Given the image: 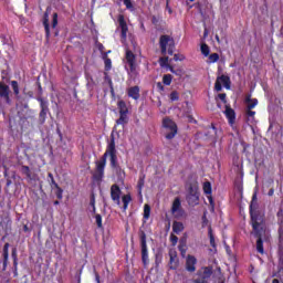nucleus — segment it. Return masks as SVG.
<instances>
[{"label":"nucleus","instance_id":"bf43d9fd","mask_svg":"<svg viewBox=\"0 0 283 283\" xmlns=\"http://www.w3.org/2000/svg\"><path fill=\"white\" fill-rule=\"evenodd\" d=\"M214 39H216L217 43H220V35L219 34H216Z\"/></svg>","mask_w":283,"mask_h":283},{"label":"nucleus","instance_id":"49530a36","mask_svg":"<svg viewBox=\"0 0 283 283\" xmlns=\"http://www.w3.org/2000/svg\"><path fill=\"white\" fill-rule=\"evenodd\" d=\"M247 115L250 116V118H253V116H255V112L248 108Z\"/></svg>","mask_w":283,"mask_h":283},{"label":"nucleus","instance_id":"338daca9","mask_svg":"<svg viewBox=\"0 0 283 283\" xmlns=\"http://www.w3.org/2000/svg\"><path fill=\"white\" fill-rule=\"evenodd\" d=\"M208 198H209L210 203L212 205L213 203V199L211 197H208Z\"/></svg>","mask_w":283,"mask_h":283},{"label":"nucleus","instance_id":"3c124183","mask_svg":"<svg viewBox=\"0 0 283 283\" xmlns=\"http://www.w3.org/2000/svg\"><path fill=\"white\" fill-rule=\"evenodd\" d=\"M8 249H10V243H6L3 247V253H8Z\"/></svg>","mask_w":283,"mask_h":283},{"label":"nucleus","instance_id":"0e129e2a","mask_svg":"<svg viewBox=\"0 0 283 283\" xmlns=\"http://www.w3.org/2000/svg\"><path fill=\"white\" fill-rule=\"evenodd\" d=\"M272 283H280V280L274 279V280L272 281Z\"/></svg>","mask_w":283,"mask_h":283},{"label":"nucleus","instance_id":"2eb2a0df","mask_svg":"<svg viewBox=\"0 0 283 283\" xmlns=\"http://www.w3.org/2000/svg\"><path fill=\"white\" fill-rule=\"evenodd\" d=\"M201 273V277L202 280H195V283H205V280H207V277H211V274L213 273V271L211 270V268H203Z\"/></svg>","mask_w":283,"mask_h":283},{"label":"nucleus","instance_id":"4468645a","mask_svg":"<svg viewBox=\"0 0 283 283\" xmlns=\"http://www.w3.org/2000/svg\"><path fill=\"white\" fill-rule=\"evenodd\" d=\"M127 93L130 98H134V101H138V98H140V87L138 86L129 87Z\"/></svg>","mask_w":283,"mask_h":283},{"label":"nucleus","instance_id":"79ce46f5","mask_svg":"<svg viewBox=\"0 0 283 283\" xmlns=\"http://www.w3.org/2000/svg\"><path fill=\"white\" fill-rule=\"evenodd\" d=\"M151 23L153 25H158V23H160V18L153 15L151 17Z\"/></svg>","mask_w":283,"mask_h":283},{"label":"nucleus","instance_id":"9b49d317","mask_svg":"<svg viewBox=\"0 0 283 283\" xmlns=\"http://www.w3.org/2000/svg\"><path fill=\"white\" fill-rule=\"evenodd\" d=\"M111 198L115 205H120V187L118 185L111 187Z\"/></svg>","mask_w":283,"mask_h":283},{"label":"nucleus","instance_id":"4be33fe9","mask_svg":"<svg viewBox=\"0 0 283 283\" xmlns=\"http://www.w3.org/2000/svg\"><path fill=\"white\" fill-rule=\"evenodd\" d=\"M245 103L248 105V109H253L255 105H258L256 98L247 97Z\"/></svg>","mask_w":283,"mask_h":283},{"label":"nucleus","instance_id":"5fc2aeb1","mask_svg":"<svg viewBox=\"0 0 283 283\" xmlns=\"http://www.w3.org/2000/svg\"><path fill=\"white\" fill-rule=\"evenodd\" d=\"M12 258H13V260H17V249L12 250Z\"/></svg>","mask_w":283,"mask_h":283},{"label":"nucleus","instance_id":"864d4df0","mask_svg":"<svg viewBox=\"0 0 283 283\" xmlns=\"http://www.w3.org/2000/svg\"><path fill=\"white\" fill-rule=\"evenodd\" d=\"M202 221H203L202 227H207V223L209 222V221L207 220V216H203V217H202Z\"/></svg>","mask_w":283,"mask_h":283},{"label":"nucleus","instance_id":"0eeeda50","mask_svg":"<svg viewBox=\"0 0 283 283\" xmlns=\"http://www.w3.org/2000/svg\"><path fill=\"white\" fill-rule=\"evenodd\" d=\"M171 213L175 218H181L185 216V211L182 210V205L180 203V198H176L172 202Z\"/></svg>","mask_w":283,"mask_h":283},{"label":"nucleus","instance_id":"20e7f679","mask_svg":"<svg viewBox=\"0 0 283 283\" xmlns=\"http://www.w3.org/2000/svg\"><path fill=\"white\" fill-rule=\"evenodd\" d=\"M163 126L165 127V129H167V134H166V138L167 140H171L172 138L176 137V135L178 134V126L176 125V123L169 118H164L163 120Z\"/></svg>","mask_w":283,"mask_h":283},{"label":"nucleus","instance_id":"58836bf2","mask_svg":"<svg viewBox=\"0 0 283 283\" xmlns=\"http://www.w3.org/2000/svg\"><path fill=\"white\" fill-rule=\"evenodd\" d=\"M198 193V188L190 186L188 196H195Z\"/></svg>","mask_w":283,"mask_h":283},{"label":"nucleus","instance_id":"c03bdc74","mask_svg":"<svg viewBox=\"0 0 283 283\" xmlns=\"http://www.w3.org/2000/svg\"><path fill=\"white\" fill-rule=\"evenodd\" d=\"M91 206L93 207V213H96V200L94 198L91 199Z\"/></svg>","mask_w":283,"mask_h":283},{"label":"nucleus","instance_id":"f8f14e48","mask_svg":"<svg viewBox=\"0 0 283 283\" xmlns=\"http://www.w3.org/2000/svg\"><path fill=\"white\" fill-rule=\"evenodd\" d=\"M118 24L122 30V39H127V32H129V28L127 27V22L125 21V15H118Z\"/></svg>","mask_w":283,"mask_h":283},{"label":"nucleus","instance_id":"e433bc0d","mask_svg":"<svg viewBox=\"0 0 283 283\" xmlns=\"http://www.w3.org/2000/svg\"><path fill=\"white\" fill-rule=\"evenodd\" d=\"M55 196L59 200H61L63 198V189H61V187L55 188Z\"/></svg>","mask_w":283,"mask_h":283},{"label":"nucleus","instance_id":"f704fd0d","mask_svg":"<svg viewBox=\"0 0 283 283\" xmlns=\"http://www.w3.org/2000/svg\"><path fill=\"white\" fill-rule=\"evenodd\" d=\"M11 87H12L14 94L18 95L19 94V83L17 81H12Z\"/></svg>","mask_w":283,"mask_h":283},{"label":"nucleus","instance_id":"4d7b16f0","mask_svg":"<svg viewBox=\"0 0 283 283\" xmlns=\"http://www.w3.org/2000/svg\"><path fill=\"white\" fill-rule=\"evenodd\" d=\"M167 61H168L167 57H166V59H160V64H161V65H165V63H167Z\"/></svg>","mask_w":283,"mask_h":283},{"label":"nucleus","instance_id":"6ab92c4d","mask_svg":"<svg viewBox=\"0 0 283 283\" xmlns=\"http://www.w3.org/2000/svg\"><path fill=\"white\" fill-rule=\"evenodd\" d=\"M102 57L104 61L106 72H109V70H112V59H109V56H107V53H103Z\"/></svg>","mask_w":283,"mask_h":283},{"label":"nucleus","instance_id":"37998d69","mask_svg":"<svg viewBox=\"0 0 283 283\" xmlns=\"http://www.w3.org/2000/svg\"><path fill=\"white\" fill-rule=\"evenodd\" d=\"M170 241L172 242V245L176 247V244H178V237H176L175 234H171Z\"/></svg>","mask_w":283,"mask_h":283},{"label":"nucleus","instance_id":"cd10ccee","mask_svg":"<svg viewBox=\"0 0 283 283\" xmlns=\"http://www.w3.org/2000/svg\"><path fill=\"white\" fill-rule=\"evenodd\" d=\"M208 235L210 238L211 247H213V249H216V238L213 237V230L211 229V227H209Z\"/></svg>","mask_w":283,"mask_h":283},{"label":"nucleus","instance_id":"69168bd1","mask_svg":"<svg viewBox=\"0 0 283 283\" xmlns=\"http://www.w3.org/2000/svg\"><path fill=\"white\" fill-rule=\"evenodd\" d=\"M96 281L101 282V276H98V274H96Z\"/></svg>","mask_w":283,"mask_h":283},{"label":"nucleus","instance_id":"a878e982","mask_svg":"<svg viewBox=\"0 0 283 283\" xmlns=\"http://www.w3.org/2000/svg\"><path fill=\"white\" fill-rule=\"evenodd\" d=\"M203 193H206V196H211V182H203Z\"/></svg>","mask_w":283,"mask_h":283},{"label":"nucleus","instance_id":"2f4dec72","mask_svg":"<svg viewBox=\"0 0 283 283\" xmlns=\"http://www.w3.org/2000/svg\"><path fill=\"white\" fill-rule=\"evenodd\" d=\"M95 222H96L98 229L103 228V217H101V214L95 216Z\"/></svg>","mask_w":283,"mask_h":283},{"label":"nucleus","instance_id":"9d476101","mask_svg":"<svg viewBox=\"0 0 283 283\" xmlns=\"http://www.w3.org/2000/svg\"><path fill=\"white\" fill-rule=\"evenodd\" d=\"M196 264H198V259L189 254L186 259V271H188L189 273H195Z\"/></svg>","mask_w":283,"mask_h":283},{"label":"nucleus","instance_id":"f3484780","mask_svg":"<svg viewBox=\"0 0 283 283\" xmlns=\"http://www.w3.org/2000/svg\"><path fill=\"white\" fill-rule=\"evenodd\" d=\"M224 114L229 119L230 125H233V123H235V112L233 111V108L227 107Z\"/></svg>","mask_w":283,"mask_h":283},{"label":"nucleus","instance_id":"bb28decb","mask_svg":"<svg viewBox=\"0 0 283 283\" xmlns=\"http://www.w3.org/2000/svg\"><path fill=\"white\" fill-rule=\"evenodd\" d=\"M150 213H151V207H149V205L146 203L144 206V219L149 220Z\"/></svg>","mask_w":283,"mask_h":283},{"label":"nucleus","instance_id":"09e8293b","mask_svg":"<svg viewBox=\"0 0 283 283\" xmlns=\"http://www.w3.org/2000/svg\"><path fill=\"white\" fill-rule=\"evenodd\" d=\"M157 87L160 90V92H165V86H163V83L158 82Z\"/></svg>","mask_w":283,"mask_h":283},{"label":"nucleus","instance_id":"aec40b11","mask_svg":"<svg viewBox=\"0 0 283 283\" xmlns=\"http://www.w3.org/2000/svg\"><path fill=\"white\" fill-rule=\"evenodd\" d=\"M200 200V195H188L187 196V201L189 205H198V201Z\"/></svg>","mask_w":283,"mask_h":283},{"label":"nucleus","instance_id":"774afa93","mask_svg":"<svg viewBox=\"0 0 283 283\" xmlns=\"http://www.w3.org/2000/svg\"><path fill=\"white\" fill-rule=\"evenodd\" d=\"M13 264H14V266H17V260H13Z\"/></svg>","mask_w":283,"mask_h":283},{"label":"nucleus","instance_id":"ddd939ff","mask_svg":"<svg viewBox=\"0 0 283 283\" xmlns=\"http://www.w3.org/2000/svg\"><path fill=\"white\" fill-rule=\"evenodd\" d=\"M139 238L142 247V256H149L147 253V234H145V231L139 232Z\"/></svg>","mask_w":283,"mask_h":283},{"label":"nucleus","instance_id":"5701e85b","mask_svg":"<svg viewBox=\"0 0 283 283\" xmlns=\"http://www.w3.org/2000/svg\"><path fill=\"white\" fill-rule=\"evenodd\" d=\"M117 125H127V113H119V118L116 120Z\"/></svg>","mask_w":283,"mask_h":283},{"label":"nucleus","instance_id":"ea45409f","mask_svg":"<svg viewBox=\"0 0 283 283\" xmlns=\"http://www.w3.org/2000/svg\"><path fill=\"white\" fill-rule=\"evenodd\" d=\"M22 174H24V176H27L28 178H30V167H28V166H22Z\"/></svg>","mask_w":283,"mask_h":283},{"label":"nucleus","instance_id":"412c9836","mask_svg":"<svg viewBox=\"0 0 283 283\" xmlns=\"http://www.w3.org/2000/svg\"><path fill=\"white\" fill-rule=\"evenodd\" d=\"M117 107L119 109V114H127L129 111L127 109V104L125 103V101H119L117 103Z\"/></svg>","mask_w":283,"mask_h":283},{"label":"nucleus","instance_id":"a211bd4d","mask_svg":"<svg viewBox=\"0 0 283 283\" xmlns=\"http://www.w3.org/2000/svg\"><path fill=\"white\" fill-rule=\"evenodd\" d=\"M172 231L174 233H182V231H185V226L182 224V222H178V221H175L172 223Z\"/></svg>","mask_w":283,"mask_h":283},{"label":"nucleus","instance_id":"72a5a7b5","mask_svg":"<svg viewBox=\"0 0 283 283\" xmlns=\"http://www.w3.org/2000/svg\"><path fill=\"white\" fill-rule=\"evenodd\" d=\"M105 81H107L109 88H111V94L114 96V84L112 83V78L105 74Z\"/></svg>","mask_w":283,"mask_h":283},{"label":"nucleus","instance_id":"c85d7f7f","mask_svg":"<svg viewBox=\"0 0 283 283\" xmlns=\"http://www.w3.org/2000/svg\"><path fill=\"white\" fill-rule=\"evenodd\" d=\"M171 81H174V76L171 74H166L163 77L164 85H171Z\"/></svg>","mask_w":283,"mask_h":283},{"label":"nucleus","instance_id":"603ef678","mask_svg":"<svg viewBox=\"0 0 283 283\" xmlns=\"http://www.w3.org/2000/svg\"><path fill=\"white\" fill-rule=\"evenodd\" d=\"M219 98H220V101H227V94H224V93L219 94Z\"/></svg>","mask_w":283,"mask_h":283},{"label":"nucleus","instance_id":"6e6552de","mask_svg":"<svg viewBox=\"0 0 283 283\" xmlns=\"http://www.w3.org/2000/svg\"><path fill=\"white\" fill-rule=\"evenodd\" d=\"M50 7L46 8L44 14H43V20H42V23L44 25V32H45V39L46 41H50V36H51V33H50Z\"/></svg>","mask_w":283,"mask_h":283},{"label":"nucleus","instance_id":"c9c22d12","mask_svg":"<svg viewBox=\"0 0 283 283\" xmlns=\"http://www.w3.org/2000/svg\"><path fill=\"white\" fill-rule=\"evenodd\" d=\"M124 6H126L127 10H134V3H132V0H123Z\"/></svg>","mask_w":283,"mask_h":283},{"label":"nucleus","instance_id":"680f3d73","mask_svg":"<svg viewBox=\"0 0 283 283\" xmlns=\"http://www.w3.org/2000/svg\"><path fill=\"white\" fill-rule=\"evenodd\" d=\"M49 178L50 180H52V178H54V175H52V172H49Z\"/></svg>","mask_w":283,"mask_h":283},{"label":"nucleus","instance_id":"4c0bfd02","mask_svg":"<svg viewBox=\"0 0 283 283\" xmlns=\"http://www.w3.org/2000/svg\"><path fill=\"white\" fill-rule=\"evenodd\" d=\"M179 98L178 92L174 91L170 93V101H178Z\"/></svg>","mask_w":283,"mask_h":283},{"label":"nucleus","instance_id":"7c9ffc66","mask_svg":"<svg viewBox=\"0 0 283 283\" xmlns=\"http://www.w3.org/2000/svg\"><path fill=\"white\" fill-rule=\"evenodd\" d=\"M59 25V13L54 12L53 13V19H52V28H56Z\"/></svg>","mask_w":283,"mask_h":283},{"label":"nucleus","instance_id":"b1692460","mask_svg":"<svg viewBox=\"0 0 283 283\" xmlns=\"http://www.w3.org/2000/svg\"><path fill=\"white\" fill-rule=\"evenodd\" d=\"M122 202L124 205V210H126L127 207L129 206V202H132V196H129V195L123 196Z\"/></svg>","mask_w":283,"mask_h":283},{"label":"nucleus","instance_id":"39448f33","mask_svg":"<svg viewBox=\"0 0 283 283\" xmlns=\"http://www.w3.org/2000/svg\"><path fill=\"white\" fill-rule=\"evenodd\" d=\"M222 87H226V90H231V78L227 75H221L217 77V81L214 83V90L217 92H222Z\"/></svg>","mask_w":283,"mask_h":283},{"label":"nucleus","instance_id":"a19ab883","mask_svg":"<svg viewBox=\"0 0 283 283\" xmlns=\"http://www.w3.org/2000/svg\"><path fill=\"white\" fill-rule=\"evenodd\" d=\"M279 240L280 244H283V226L279 228Z\"/></svg>","mask_w":283,"mask_h":283},{"label":"nucleus","instance_id":"f03ea898","mask_svg":"<svg viewBox=\"0 0 283 283\" xmlns=\"http://www.w3.org/2000/svg\"><path fill=\"white\" fill-rule=\"evenodd\" d=\"M107 156L111 157V166L114 169H118V157L116 156V143L114 139L107 146V149L103 157L95 163L96 168L93 175L95 180H103V176L105 175V166L107 165Z\"/></svg>","mask_w":283,"mask_h":283},{"label":"nucleus","instance_id":"a18cd8bd","mask_svg":"<svg viewBox=\"0 0 283 283\" xmlns=\"http://www.w3.org/2000/svg\"><path fill=\"white\" fill-rule=\"evenodd\" d=\"M97 50L102 52V56H103V53L105 52V46L103 45V43H97Z\"/></svg>","mask_w":283,"mask_h":283},{"label":"nucleus","instance_id":"052dcab7","mask_svg":"<svg viewBox=\"0 0 283 283\" xmlns=\"http://www.w3.org/2000/svg\"><path fill=\"white\" fill-rule=\"evenodd\" d=\"M273 193H274V190L270 189L269 192H268V196H273Z\"/></svg>","mask_w":283,"mask_h":283},{"label":"nucleus","instance_id":"423d86ee","mask_svg":"<svg viewBox=\"0 0 283 283\" xmlns=\"http://www.w3.org/2000/svg\"><path fill=\"white\" fill-rule=\"evenodd\" d=\"M10 94H12V91H10V86H8L3 82H0V101L10 104Z\"/></svg>","mask_w":283,"mask_h":283},{"label":"nucleus","instance_id":"c756f323","mask_svg":"<svg viewBox=\"0 0 283 283\" xmlns=\"http://www.w3.org/2000/svg\"><path fill=\"white\" fill-rule=\"evenodd\" d=\"M211 50L209 49V45L207 43L201 44V53L203 56H209Z\"/></svg>","mask_w":283,"mask_h":283},{"label":"nucleus","instance_id":"f257e3e1","mask_svg":"<svg viewBox=\"0 0 283 283\" xmlns=\"http://www.w3.org/2000/svg\"><path fill=\"white\" fill-rule=\"evenodd\" d=\"M255 202V196L252 198V202L250 206L251 212V226L252 232L251 235L256 239L255 249L260 255H264V242H269L271 240V231L266 228V223L264 222V217L253 214V203Z\"/></svg>","mask_w":283,"mask_h":283},{"label":"nucleus","instance_id":"dca6fc26","mask_svg":"<svg viewBox=\"0 0 283 283\" xmlns=\"http://www.w3.org/2000/svg\"><path fill=\"white\" fill-rule=\"evenodd\" d=\"M41 103V112H40V118L42 119V123H45V116H48V102L40 99Z\"/></svg>","mask_w":283,"mask_h":283},{"label":"nucleus","instance_id":"393cba45","mask_svg":"<svg viewBox=\"0 0 283 283\" xmlns=\"http://www.w3.org/2000/svg\"><path fill=\"white\" fill-rule=\"evenodd\" d=\"M209 63H218L220 61V54L211 53L208 57Z\"/></svg>","mask_w":283,"mask_h":283},{"label":"nucleus","instance_id":"473e14b6","mask_svg":"<svg viewBox=\"0 0 283 283\" xmlns=\"http://www.w3.org/2000/svg\"><path fill=\"white\" fill-rule=\"evenodd\" d=\"M137 187H138V190H139V193H140V191H143V187H145V177H139V180L137 182Z\"/></svg>","mask_w":283,"mask_h":283},{"label":"nucleus","instance_id":"de8ad7c7","mask_svg":"<svg viewBox=\"0 0 283 283\" xmlns=\"http://www.w3.org/2000/svg\"><path fill=\"white\" fill-rule=\"evenodd\" d=\"M51 186L54 187V189L59 188V184H56L54 178L51 179Z\"/></svg>","mask_w":283,"mask_h":283},{"label":"nucleus","instance_id":"7ed1b4c3","mask_svg":"<svg viewBox=\"0 0 283 283\" xmlns=\"http://www.w3.org/2000/svg\"><path fill=\"white\" fill-rule=\"evenodd\" d=\"M167 45L168 54L171 56L174 54V49L176 48V45L174 44V39L169 35H160L159 48L161 50V54H167Z\"/></svg>","mask_w":283,"mask_h":283},{"label":"nucleus","instance_id":"6e6d98bb","mask_svg":"<svg viewBox=\"0 0 283 283\" xmlns=\"http://www.w3.org/2000/svg\"><path fill=\"white\" fill-rule=\"evenodd\" d=\"M4 264L8 262V252H3Z\"/></svg>","mask_w":283,"mask_h":283},{"label":"nucleus","instance_id":"13d9d810","mask_svg":"<svg viewBox=\"0 0 283 283\" xmlns=\"http://www.w3.org/2000/svg\"><path fill=\"white\" fill-rule=\"evenodd\" d=\"M174 59L175 61H182L184 57H179L178 54H175Z\"/></svg>","mask_w":283,"mask_h":283},{"label":"nucleus","instance_id":"e2e57ef3","mask_svg":"<svg viewBox=\"0 0 283 283\" xmlns=\"http://www.w3.org/2000/svg\"><path fill=\"white\" fill-rule=\"evenodd\" d=\"M167 9H168V12H169V14H171V8H169V4H167Z\"/></svg>","mask_w":283,"mask_h":283},{"label":"nucleus","instance_id":"1a4fd4ad","mask_svg":"<svg viewBox=\"0 0 283 283\" xmlns=\"http://www.w3.org/2000/svg\"><path fill=\"white\" fill-rule=\"evenodd\" d=\"M126 67H129L130 72L136 71V55L132 51H126Z\"/></svg>","mask_w":283,"mask_h":283},{"label":"nucleus","instance_id":"8fccbe9b","mask_svg":"<svg viewBox=\"0 0 283 283\" xmlns=\"http://www.w3.org/2000/svg\"><path fill=\"white\" fill-rule=\"evenodd\" d=\"M142 260H143L144 264L147 265L148 261H149V256H142Z\"/></svg>","mask_w":283,"mask_h":283}]
</instances>
